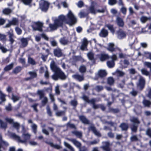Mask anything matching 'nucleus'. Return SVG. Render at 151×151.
Listing matches in <instances>:
<instances>
[{
  "mask_svg": "<svg viewBox=\"0 0 151 151\" xmlns=\"http://www.w3.org/2000/svg\"><path fill=\"white\" fill-rule=\"evenodd\" d=\"M67 16V17L66 18L65 16L63 15H60L58 18L53 20V24H49V27L50 30L54 31L59 27H62L63 22L68 24L70 25L74 24L76 22L77 19L70 10L69 11Z\"/></svg>",
  "mask_w": 151,
  "mask_h": 151,
  "instance_id": "nucleus-1",
  "label": "nucleus"
},
{
  "mask_svg": "<svg viewBox=\"0 0 151 151\" xmlns=\"http://www.w3.org/2000/svg\"><path fill=\"white\" fill-rule=\"evenodd\" d=\"M50 67L52 70L54 72L52 76V79L55 81L60 79L65 80L67 78L65 73L55 64L54 61H52L50 64Z\"/></svg>",
  "mask_w": 151,
  "mask_h": 151,
  "instance_id": "nucleus-2",
  "label": "nucleus"
},
{
  "mask_svg": "<svg viewBox=\"0 0 151 151\" xmlns=\"http://www.w3.org/2000/svg\"><path fill=\"white\" fill-rule=\"evenodd\" d=\"M8 135L10 137L15 139L19 143L23 144H26L28 140L30 139L31 135L28 132H23L22 136V139L16 135L15 133L9 132H8Z\"/></svg>",
  "mask_w": 151,
  "mask_h": 151,
  "instance_id": "nucleus-3",
  "label": "nucleus"
},
{
  "mask_svg": "<svg viewBox=\"0 0 151 151\" xmlns=\"http://www.w3.org/2000/svg\"><path fill=\"white\" fill-rule=\"evenodd\" d=\"M43 23L38 21L33 22L32 27L34 31L38 30L40 32L42 31V27H43Z\"/></svg>",
  "mask_w": 151,
  "mask_h": 151,
  "instance_id": "nucleus-4",
  "label": "nucleus"
},
{
  "mask_svg": "<svg viewBox=\"0 0 151 151\" xmlns=\"http://www.w3.org/2000/svg\"><path fill=\"white\" fill-rule=\"evenodd\" d=\"M40 8L43 11H46L49 7V4L44 0H41L40 2Z\"/></svg>",
  "mask_w": 151,
  "mask_h": 151,
  "instance_id": "nucleus-5",
  "label": "nucleus"
},
{
  "mask_svg": "<svg viewBox=\"0 0 151 151\" xmlns=\"http://www.w3.org/2000/svg\"><path fill=\"white\" fill-rule=\"evenodd\" d=\"M145 79L142 76H140L138 83L137 84L138 87L141 90H142L145 86Z\"/></svg>",
  "mask_w": 151,
  "mask_h": 151,
  "instance_id": "nucleus-6",
  "label": "nucleus"
},
{
  "mask_svg": "<svg viewBox=\"0 0 151 151\" xmlns=\"http://www.w3.org/2000/svg\"><path fill=\"white\" fill-rule=\"evenodd\" d=\"M7 33L9 35V40L11 44H12L14 41V34L13 30L12 29H10Z\"/></svg>",
  "mask_w": 151,
  "mask_h": 151,
  "instance_id": "nucleus-7",
  "label": "nucleus"
},
{
  "mask_svg": "<svg viewBox=\"0 0 151 151\" xmlns=\"http://www.w3.org/2000/svg\"><path fill=\"white\" fill-rule=\"evenodd\" d=\"M103 146L101 148L105 151H110L111 149L109 147L110 143L109 141L103 142H102Z\"/></svg>",
  "mask_w": 151,
  "mask_h": 151,
  "instance_id": "nucleus-8",
  "label": "nucleus"
},
{
  "mask_svg": "<svg viewBox=\"0 0 151 151\" xmlns=\"http://www.w3.org/2000/svg\"><path fill=\"white\" fill-rule=\"evenodd\" d=\"M88 44V42L87 39L84 38L82 41L81 45L80 47L81 49L84 50H87V47Z\"/></svg>",
  "mask_w": 151,
  "mask_h": 151,
  "instance_id": "nucleus-9",
  "label": "nucleus"
},
{
  "mask_svg": "<svg viewBox=\"0 0 151 151\" xmlns=\"http://www.w3.org/2000/svg\"><path fill=\"white\" fill-rule=\"evenodd\" d=\"M100 101V100L99 99L97 100L96 98H92L91 99V100L90 101L91 103L90 104H92V107L94 109H98L99 108L100 104H96L95 103L97 102Z\"/></svg>",
  "mask_w": 151,
  "mask_h": 151,
  "instance_id": "nucleus-10",
  "label": "nucleus"
},
{
  "mask_svg": "<svg viewBox=\"0 0 151 151\" xmlns=\"http://www.w3.org/2000/svg\"><path fill=\"white\" fill-rule=\"evenodd\" d=\"M98 57L101 61H104L106 59H108L110 58V56L108 54L105 53H101L98 55Z\"/></svg>",
  "mask_w": 151,
  "mask_h": 151,
  "instance_id": "nucleus-11",
  "label": "nucleus"
},
{
  "mask_svg": "<svg viewBox=\"0 0 151 151\" xmlns=\"http://www.w3.org/2000/svg\"><path fill=\"white\" fill-rule=\"evenodd\" d=\"M116 23L119 27H123L124 25V22L123 19L120 17H117L116 19Z\"/></svg>",
  "mask_w": 151,
  "mask_h": 151,
  "instance_id": "nucleus-12",
  "label": "nucleus"
},
{
  "mask_svg": "<svg viewBox=\"0 0 151 151\" xmlns=\"http://www.w3.org/2000/svg\"><path fill=\"white\" fill-rule=\"evenodd\" d=\"M68 140L72 142L77 147L80 149L81 147V144L80 142L77 140L76 139L73 138H68Z\"/></svg>",
  "mask_w": 151,
  "mask_h": 151,
  "instance_id": "nucleus-13",
  "label": "nucleus"
},
{
  "mask_svg": "<svg viewBox=\"0 0 151 151\" xmlns=\"http://www.w3.org/2000/svg\"><path fill=\"white\" fill-rule=\"evenodd\" d=\"M114 44L113 43H109L108 45V47L107 48V49L111 52H113L116 51V50L120 51V50L119 48H114Z\"/></svg>",
  "mask_w": 151,
  "mask_h": 151,
  "instance_id": "nucleus-14",
  "label": "nucleus"
},
{
  "mask_svg": "<svg viewBox=\"0 0 151 151\" xmlns=\"http://www.w3.org/2000/svg\"><path fill=\"white\" fill-rule=\"evenodd\" d=\"M21 47H26L28 44V40L27 38H22L20 39Z\"/></svg>",
  "mask_w": 151,
  "mask_h": 151,
  "instance_id": "nucleus-15",
  "label": "nucleus"
},
{
  "mask_svg": "<svg viewBox=\"0 0 151 151\" xmlns=\"http://www.w3.org/2000/svg\"><path fill=\"white\" fill-rule=\"evenodd\" d=\"M53 53L55 56L58 57H60L62 55V50L59 48H57L54 49Z\"/></svg>",
  "mask_w": 151,
  "mask_h": 151,
  "instance_id": "nucleus-16",
  "label": "nucleus"
},
{
  "mask_svg": "<svg viewBox=\"0 0 151 151\" xmlns=\"http://www.w3.org/2000/svg\"><path fill=\"white\" fill-rule=\"evenodd\" d=\"M118 38L120 39L125 37L126 36L125 33L122 30L119 29L117 32Z\"/></svg>",
  "mask_w": 151,
  "mask_h": 151,
  "instance_id": "nucleus-17",
  "label": "nucleus"
},
{
  "mask_svg": "<svg viewBox=\"0 0 151 151\" xmlns=\"http://www.w3.org/2000/svg\"><path fill=\"white\" fill-rule=\"evenodd\" d=\"M79 118L84 124H90L89 121L86 118L85 116L83 115L80 116H79Z\"/></svg>",
  "mask_w": 151,
  "mask_h": 151,
  "instance_id": "nucleus-18",
  "label": "nucleus"
},
{
  "mask_svg": "<svg viewBox=\"0 0 151 151\" xmlns=\"http://www.w3.org/2000/svg\"><path fill=\"white\" fill-rule=\"evenodd\" d=\"M130 120L131 122L134 124V125H138L139 124L140 122L138 118L134 116H132L130 118Z\"/></svg>",
  "mask_w": 151,
  "mask_h": 151,
  "instance_id": "nucleus-19",
  "label": "nucleus"
},
{
  "mask_svg": "<svg viewBox=\"0 0 151 151\" xmlns=\"http://www.w3.org/2000/svg\"><path fill=\"white\" fill-rule=\"evenodd\" d=\"M72 77L79 81H81L84 80L83 75H81L79 74H76L73 75Z\"/></svg>",
  "mask_w": 151,
  "mask_h": 151,
  "instance_id": "nucleus-20",
  "label": "nucleus"
},
{
  "mask_svg": "<svg viewBox=\"0 0 151 151\" xmlns=\"http://www.w3.org/2000/svg\"><path fill=\"white\" fill-rule=\"evenodd\" d=\"M13 11V9H10L8 8H5L2 11L3 14L8 15L11 14Z\"/></svg>",
  "mask_w": 151,
  "mask_h": 151,
  "instance_id": "nucleus-21",
  "label": "nucleus"
},
{
  "mask_svg": "<svg viewBox=\"0 0 151 151\" xmlns=\"http://www.w3.org/2000/svg\"><path fill=\"white\" fill-rule=\"evenodd\" d=\"M108 34V32L107 30L104 29H102L99 33L100 37H106Z\"/></svg>",
  "mask_w": 151,
  "mask_h": 151,
  "instance_id": "nucleus-22",
  "label": "nucleus"
},
{
  "mask_svg": "<svg viewBox=\"0 0 151 151\" xmlns=\"http://www.w3.org/2000/svg\"><path fill=\"white\" fill-rule=\"evenodd\" d=\"M14 65V63H11L10 64L6 65L4 68V70L5 72L8 71L12 70Z\"/></svg>",
  "mask_w": 151,
  "mask_h": 151,
  "instance_id": "nucleus-23",
  "label": "nucleus"
},
{
  "mask_svg": "<svg viewBox=\"0 0 151 151\" xmlns=\"http://www.w3.org/2000/svg\"><path fill=\"white\" fill-rule=\"evenodd\" d=\"M59 41L61 44L64 45H66L69 42V41L65 37L60 38Z\"/></svg>",
  "mask_w": 151,
  "mask_h": 151,
  "instance_id": "nucleus-24",
  "label": "nucleus"
},
{
  "mask_svg": "<svg viewBox=\"0 0 151 151\" xmlns=\"http://www.w3.org/2000/svg\"><path fill=\"white\" fill-rule=\"evenodd\" d=\"M119 127L121 128L122 130L126 131L128 129L129 127L127 124L122 123L119 126Z\"/></svg>",
  "mask_w": 151,
  "mask_h": 151,
  "instance_id": "nucleus-25",
  "label": "nucleus"
},
{
  "mask_svg": "<svg viewBox=\"0 0 151 151\" xmlns=\"http://www.w3.org/2000/svg\"><path fill=\"white\" fill-rule=\"evenodd\" d=\"M72 133L74 134L77 137L81 139L82 136V133L81 132L74 131L72 132Z\"/></svg>",
  "mask_w": 151,
  "mask_h": 151,
  "instance_id": "nucleus-26",
  "label": "nucleus"
},
{
  "mask_svg": "<svg viewBox=\"0 0 151 151\" xmlns=\"http://www.w3.org/2000/svg\"><path fill=\"white\" fill-rule=\"evenodd\" d=\"M99 76L101 77H104L106 76L107 73L105 70H100L98 73Z\"/></svg>",
  "mask_w": 151,
  "mask_h": 151,
  "instance_id": "nucleus-27",
  "label": "nucleus"
},
{
  "mask_svg": "<svg viewBox=\"0 0 151 151\" xmlns=\"http://www.w3.org/2000/svg\"><path fill=\"white\" fill-rule=\"evenodd\" d=\"M89 12H86L84 11H81L78 15L80 18H82L86 17L88 14Z\"/></svg>",
  "mask_w": 151,
  "mask_h": 151,
  "instance_id": "nucleus-28",
  "label": "nucleus"
},
{
  "mask_svg": "<svg viewBox=\"0 0 151 151\" xmlns=\"http://www.w3.org/2000/svg\"><path fill=\"white\" fill-rule=\"evenodd\" d=\"M22 69V68L18 66L12 70V73L14 74H17L20 72Z\"/></svg>",
  "mask_w": 151,
  "mask_h": 151,
  "instance_id": "nucleus-29",
  "label": "nucleus"
},
{
  "mask_svg": "<svg viewBox=\"0 0 151 151\" xmlns=\"http://www.w3.org/2000/svg\"><path fill=\"white\" fill-rule=\"evenodd\" d=\"M0 127L1 128L6 129L7 127V124L0 119Z\"/></svg>",
  "mask_w": 151,
  "mask_h": 151,
  "instance_id": "nucleus-30",
  "label": "nucleus"
},
{
  "mask_svg": "<svg viewBox=\"0 0 151 151\" xmlns=\"http://www.w3.org/2000/svg\"><path fill=\"white\" fill-rule=\"evenodd\" d=\"M107 65L109 68L113 67L115 65L114 62L113 60H108L107 62Z\"/></svg>",
  "mask_w": 151,
  "mask_h": 151,
  "instance_id": "nucleus-31",
  "label": "nucleus"
},
{
  "mask_svg": "<svg viewBox=\"0 0 151 151\" xmlns=\"http://www.w3.org/2000/svg\"><path fill=\"white\" fill-rule=\"evenodd\" d=\"M12 124L13 127L17 130L18 132H19L20 127V124L17 122H14Z\"/></svg>",
  "mask_w": 151,
  "mask_h": 151,
  "instance_id": "nucleus-32",
  "label": "nucleus"
},
{
  "mask_svg": "<svg viewBox=\"0 0 151 151\" xmlns=\"http://www.w3.org/2000/svg\"><path fill=\"white\" fill-rule=\"evenodd\" d=\"M142 103L146 107H150L151 105V102L149 100L144 99Z\"/></svg>",
  "mask_w": 151,
  "mask_h": 151,
  "instance_id": "nucleus-33",
  "label": "nucleus"
},
{
  "mask_svg": "<svg viewBox=\"0 0 151 151\" xmlns=\"http://www.w3.org/2000/svg\"><path fill=\"white\" fill-rule=\"evenodd\" d=\"M10 23H11L12 25H17L18 24V21L17 18H13L11 21H10Z\"/></svg>",
  "mask_w": 151,
  "mask_h": 151,
  "instance_id": "nucleus-34",
  "label": "nucleus"
},
{
  "mask_svg": "<svg viewBox=\"0 0 151 151\" xmlns=\"http://www.w3.org/2000/svg\"><path fill=\"white\" fill-rule=\"evenodd\" d=\"M20 97L18 96L14 95L13 94H12V99L13 101L14 102L18 101L20 99Z\"/></svg>",
  "mask_w": 151,
  "mask_h": 151,
  "instance_id": "nucleus-35",
  "label": "nucleus"
},
{
  "mask_svg": "<svg viewBox=\"0 0 151 151\" xmlns=\"http://www.w3.org/2000/svg\"><path fill=\"white\" fill-rule=\"evenodd\" d=\"M46 143L50 146L51 147H54L57 149H58L61 148V147L60 145L57 144L54 145L52 142H46Z\"/></svg>",
  "mask_w": 151,
  "mask_h": 151,
  "instance_id": "nucleus-36",
  "label": "nucleus"
},
{
  "mask_svg": "<svg viewBox=\"0 0 151 151\" xmlns=\"http://www.w3.org/2000/svg\"><path fill=\"white\" fill-rule=\"evenodd\" d=\"M108 84L110 85H113L114 82V79L112 77H109L107 79V81Z\"/></svg>",
  "mask_w": 151,
  "mask_h": 151,
  "instance_id": "nucleus-37",
  "label": "nucleus"
},
{
  "mask_svg": "<svg viewBox=\"0 0 151 151\" xmlns=\"http://www.w3.org/2000/svg\"><path fill=\"white\" fill-rule=\"evenodd\" d=\"M65 114V111H57L55 112V115L56 116H60L63 115H64Z\"/></svg>",
  "mask_w": 151,
  "mask_h": 151,
  "instance_id": "nucleus-38",
  "label": "nucleus"
},
{
  "mask_svg": "<svg viewBox=\"0 0 151 151\" xmlns=\"http://www.w3.org/2000/svg\"><path fill=\"white\" fill-rule=\"evenodd\" d=\"M88 10L89 12L93 14H95L96 12V11L95 10L94 6L93 5L89 8Z\"/></svg>",
  "mask_w": 151,
  "mask_h": 151,
  "instance_id": "nucleus-39",
  "label": "nucleus"
},
{
  "mask_svg": "<svg viewBox=\"0 0 151 151\" xmlns=\"http://www.w3.org/2000/svg\"><path fill=\"white\" fill-rule=\"evenodd\" d=\"M86 67L84 65H82L80 66L79 70L80 72L83 73L86 72Z\"/></svg>",
  "mask_w": 151,
  "mask_h": 151,
  "instance_id": "nucleus-40",
  "label": "nucleus"
},
{
  "mask_svg": "<svg viewBox=\"0 0 151 151\" xmlns=\"http://www.w3.org/2000/svg\"><path fill=\"white\" fill-rule=\"evenodd\" d=\"M115 73L117 76H122L125 74L124 73L118 70H116Z\"/></svg>",
  "mask_w": 151,
  "mask_h": 151,
  "instance_id": "nucleus-41",
  "label": "nucleus"
},
{
  "mask_svg": "<svg viewBox=\"0 0 151 151\" xmlns=\"http://www.w3.org/2000/svg\"><path fill=\"white\" fill-rule=\"evenodd\" d=\"M81 99L85 101L86 102H87L88 103L90 104V101L91 100V99L90 100L89 99L88 97L85 95H83L81 97Z\"/></svg>",
  "mask_w": 151,
  "mask_h": 151,
  "instance_id": "nucleus-42",
  "label": "nucleus"
},
{
  "mask_svg": "<svg viewBox=\"0 0 151 151\" xmlns=\"http://www.w3.org/2000/svg\"><path fill=\"white\" fill-rule=\"evenodd\" d=\"M71 105L74 107H76L78 104V102L76 99L72 100L70 102Z\"/></svg>",
  "mask_w": 151,
  "mask_h": 151,
  "instance_id": "nucleus-43",
  "label": "nucleus"
},
{
  "mask_svg": "<svg viewBox=\"0 0 151 151\" xmlns=\"http://www.w3.org/2000/svg\"><path fill=\"white\" fill-rule=\"evenodd\" d=\"M28 63L32 65H34L36 64V63L35 60L33 58L30 57L28 58Z\"/></svg>",
  "mask_w": 151,
  "mask_h": 151,
  "instance_id": "nucleus-44",
  "label": "nucleus"
},
{
  "mask_svg": "<svg viewBox=\"0 0 151 151\" xmlns=\"http://www.w3.org/2000/svg\"><path fill=\"white\" fill-rule=\"evenodd\" d=\"M29 74L30 75V77L33 79L36 77L37 74L36 73L35 71H30L29 72Z\"/></svg>",
  "mask_w": 151,
  "mask_h": 151,
  "instance_id": "nucleus-45",
  "label": "nucleus"
},
{
  "mask_svg": "<svg viewBox=\"0 0 151 151\" xmlns=\"http://www.w3.org/2000/svg\"><path fill=\"white\" fill-rule=\"evenodd\" d=\"M106 26L108 29L110 30L111 32L114 34L115 32L114 29L112 25L111 24H107Z\"/></svg>",
  "mask_w": 151,
  "mask_h": 151,
  "instance_id": "nucleus-46",
  "label": "nucleus"
},
{
  "mask_svg": "<svg viewBox=\"0 0 151 151\" xmlns=\"http://www.w3.org/2000/svg\"><path fill=\"white\" fill-rule=\"evenodd\" d=\"M47 89H50V90L51 92L49 93V96L50 98V99L51 100V101H54L55 100V98H54V95L52 94L51 93V91H52V88H47Z\"/></svg>",
  "mask_w": 151,
  "mask_h": 151,
  "instance_id": "nucleus-47",
  "label": "nucleus"
},
{
  "mask_svg": "<svg viewBox=\"0 0 151 151\" xmlns=\"http://www.w3.org/2000/svg\"><path fill=\"white\" fill-rule=\"evenodd\" d=\"M150 18H148L145 16H142L140 18L141 21L143 23H145L148 20L150 19Z\"/></svg>",
  "mask_w": 151,
  "mask_h": 151,
  "instance_id": "nucleus-48",
  "label": "nucleus"
},
{
  "mask_svg": "<svg viewBox=\"0 0 151 151\" xmlns=\"http://www.w3.org/2000/svg\"><path fill=\"white\" fill-rule=\"evenodd\" d=\"M67 127H70L71 129H76V127L75 125L72 124H71L70 122H68L66 124Z\"/></svg>",
  "mask_w": 151,
  "mask_h": 151,
  "instance_id": "nucleus-49",
  "label": "nucleus"
},
{
  "mask_svg": "<svg viewBox=\"0 0 151 151\" xmlns=\"http://www.w3.org/2000/svg\"><path fill=\"white\" fill-rule=\"evenodd\" d=\"M65 146L69 148L71 151H75L74 148L69 144L65 142H64Z\"/></svg>",
  "mask_w": 151,
  "mask_h": 151,
  "instance_id": "nucleus-50",
  "label": "nucleus"
},
{
  "mask_svg": "<svg viewBox=\"0 0 151 151\" xmlns=\"http://www.w3.org/2000/svg\"><path fill=\"white\" fill-rule=\"evenodd\" d=\"M138 93V91L133 88L132 89V91L130 92V94L132 96H136Z\"/></svg>",
  "mask_w": 151,
  "mask_h": 151,
  "instance_id": "nucleus-51",
  "label": "nucleus"
},
{
  "mask_svg": "<svg viewBox=\"0 0 151 151\" xmlns=\"http://www.w3.org/2000/svg\"><path fill=\"white\" fill-rule=\"evenodd\" d=\"M88 129L89 131H91L93 132L96 130V129L94 125L92 124L89 127Z\"/></svg>",
  "mask_w": 151,
  "mask_h": 151,
  "instance_id": "nucleus-52",
  "label": "nucleus"
},
{
  "mask_svg": "<svg viewBox=\"0 0 151 151\" xmlns=\"http://www.w3.org/2000/svg\"><path fill=\"white\" fill-rule=\"evenodd\" d=\"M37 93L40 96V98L41 99L44 96V94L42 90H38L37 92Z\"/></svg>",
  "mask_w": 151,
  "mask_h": 151,
  "instance_id": "nucleus-53",
  "label": "nucleus"
},
{
  "mask_svg": "<svg viewBox=\"0 0 151 151\" xmlns=\"http://www.w3.org/2000/svg\"><path fill=\"white\" fill-rule=\"evenodd\" d=\"M55 93L57 95H59L60 93V91L59 90V86L58 85H57L55 87Z\"/></svg>",
  "mask_w": 151,
  "mask_h": 151,
  "instance_id": "nucleus-54",
  "label": "nucleus"
},
{
  "mask_svg": "<svg viewBox=\"0 0 151 151\" xmlns=\"http://www.w3.org/2000/svg\"><path fill=\"white\" fill-rule=\"evenodd\" d=\"M6 95L3 93H1V94H0V99L1 100L2 102H4L6 101Z\"/></svg>",
  "mask_w": 151,
  "mask_h": 151,
  "instance_id": "nucleus-55",
  "label": "nucleus"
},
{
  "mask_svg": "<svg viewBox=\"0 0 151 151\" xmlns=\"http://www.w3.org/2000/svg\"><path fill=\"white\" fill-rule=\"evenodd\" d=\"M87 56L89 59L91 60L94 59V54L92 52H90L87 54Z\"/></svg>",
  "mask_w": 151,
  "mask_h": 151,
  "instance_id": "nucleus-56",
  "label": "nucleus"
},
{
  "mask_svg": "<svg viewBox=\"0 0 151 151\" xmlns=\"http://www.w3.org/2000/svg\"><path fill=\"white\" fill-rule=\"evenodd\" d=\"M138 125H132L131 127V129L132 131L134 132H136L137 131Z\"/></svg>",
  "mask_w": 151,
  "mask_h": 151,
  "instance_id": "nucleus-57",
  "label": "nucleus"
},
{
  "mask_svg": "<svg viewBox=\"0 0 151 151\" xmlns=\"http://www.w3.org/2000/svg\"><path fill=\"white\" fill-rule=\"evenodd\" d=\"M5 120L7 122L9 123L10 124H12L14 122V119H13L6 117L5 119Z\"/></svg>",
  "mask_w": 151,
  "mask_h": 151,
  "instance_id": "nucleus-58",
  "label": "nucleus"
},
{
  "mask_svg": "<svg viewBox=\"0 0 151 151\" xmlns=\"http://www.w3.org/2000/svg\"><path fill=\"white\" fill-rule=\"evenodd\" d=\"M31 127L32 129L33 132L35 134H36L37 132V126L36 124H33L31 126Z\"/></svg>",
  "mask_w": 151,
  "mask_h": 151,
  "instance_id": "nucleus-59",
  "label": "nucleus"
},
{
  "mask_svg": "<svg viewBox=\"0 0 151 151\" xmlns=\"http://www.w3.org/2000/svg\"><path fill=\"white\" fill-rule=\"evenodd\" d=\"M15 30L18 35H20L22 33V30L18 27H17L15 28Z\"/></svg>",
  "mask_w": 151,
  "mask_h": 151,
  "instance_id": "nucleus-60",
  "label": "nucleus"
},
{
  "mask_svg": "<svg viewBox=\"0 0 151 151\" xmlns=\"http://www.w3.org/2000/svg\"><path fill=\"white\" fill-rule=\"evenodd\" d=\"M0 50L4 53L8 51V50L6 48L1 45V44L0 45Z\"/></svg>",
  "mask_w": 151,
  "mask_h": 151,
  "instance_id": "nucleus-61",
  "label": "nucleus"
},
{
  "mask_svg": "<svg viewBox=\"0 0 151 151\" xmlns=\"http://www.w3.org/2000/svg\"><path fill=\"white\" fill-rule=\"evenodd\" d=\"M142 73L146 76H148L149 74V72L145 69H142L141 70Z\"/></svg>",
  "mask_w": 151,
  "mask_h": 151,
  "instance_id": "nucleus-62",
  "label": "nucleus"
},
{
  "mask_svg": "<svg viewBox=\"0 0 151 151\" xmlns=\"http://www.w3.org/2000/svg\"><path fill=\"white\" fill-rule=\"evenodd\" d=\"M103 87L100 86H97L95 88V89L98 92H99L103 90Z\"/></svg>",
  "mask_w": 151,
  "mask_h": 151,
  "instance_id": "nucleus-63",
  "label": "nucleus"
},
{
  "mask_svg": "<svg viewBox=\"0 0 151 151\" xmlns=\"http://www.w3.org/2000/svg\"><path fill=\"white\" fill-rule=\"evenodd\" d=\"M46 110L47 112L48 115L50 116H52V113L49 106H47V107Z\"/></svg>",
  "mask_w": 151,
  "mask_h": 151,
  "instance_id": "nucleus-64",
  "label": "nucleus"
}]
</instances>
